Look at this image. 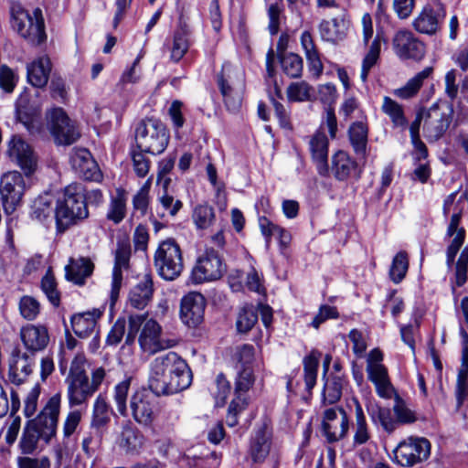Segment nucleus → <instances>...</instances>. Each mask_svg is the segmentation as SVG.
Returning <instances> with one entry per match:
<instances>
[{
  "label": "nucleus",
  "instance_id": "nucleus-18",
  "mask_svg": "<svg viewBox=\"0 0 468 468\" xmlns=\"http://www.w3.org/2000/svg\"><path fill=\"white\" fill-rule=\"evenodd\" d=\"M35 365V355L14 348L8 360V378L16 385L23 383L32 373Z\"/></svg>",
  "mask_w": 468,
  "mask_h": 468
},
{
  "label": "nucleus",
  "instance_id": "nucleus-58",
  "mask_svg": "<svg viewBox=\"0 0 468 468\" xmlns=\"http://www.w3.org/2000/svg\"><path fill=\"white\" fill-rule=\"evenodd\" d=\"M216 390L212 394L216 399L217 406H223L230 392V384L223 374H218L215 381Z\"/></svg>",
  "mask_w": 468,
  "mask_h": 468
},
{
  "label": "nucleus",
  "instance_id": "nucleus-27",
  "mask_svg": "<svg viewBox=\"0 0 468 468\" xmlns=\"http://www.w3.org/2000/svg\"><path fill=\"white\" fill-rule=\"evenodd\" d=\"M348 140L354 153L366 161L367 156L368 126L364 122H355L348 128Z\"/></svg>",
  "mask_w": 468,
  "mask_h": 468
},
{
  "label": "nucleus",
  "instance_id": "nucleus-32",
  "mask_svg": "<svg viewBox=\"0 0 468 468\" xmlns=\"http://www.w3.org/2000/svg\"><path fill=\"white\" fill-rule=\"evenodd\" d=\"M271 449V437L265 428L259 429L251 438L250 453L254 463H261Z\"/></svg>",
  "mask_w": 468,
  "mask_h": 468
},
{
  "label": "nucleus",
  "instance_id": "nucleus-21",
  "mask_svg": "<svg viewBox=\"0 0 468 468\" xmlns=\"http://www.w3.org/2000/svg\"><path fill=\"white\" fill-rule=\"evenodd\" d=\"M131 257V247L127 242H119L115 251L112 270L110 300L112 306L117 302L122 284V271L128 270Z\"/></svg>",
  "mask_w": 468,
  "mask_h": 468
},
{
  "label": "nucleus",
  "instance_id": "nucleus-16",
  "mask_svg": "<svg viewBox=\"0 0 468 468\" xmlns=\"http://www.w3.org/2000/svg\"><path fill=\"white\" fill-rule=\"evenodd\" d=\"M147 315L145 314V317ZM162 327L154 319H145L140 328L138 343L141 350L148 355H154L163 349L172 347L171 341L161 339Z\"/></svg>",
  "mask_w": 468,
  "mask_h": 468
},
{
  "label": "nucleus",
  "instance_id": "nucleus-19",
  "mask_svg": "<svg viewBox=\"0 0 468 468\" xmlns=\"http://www.w3.org/2000/svg\"><path fill=\"white\" fill-rule=\"evenodd\" d=\"M308 149L318 174L327 176L330 170L328 165L329 141L323 131L317 130L308 137Z\"/></svg>",
  "mask_w": 468,
  "mask_h": 468
},
{
  "label": "nucleus",
  "instance_id": "nucleus-9",
  "mask_svg": "<svg viewBox=\"0 0 468 468\" xmlns=\"http://www.w3.org/2000/svg\"><path fill=\"white\" fill-rule=\"evenodd\" d=\"M48 128L55 143L61 145H69L75 143L80 133L75 123L69 118L61 108H54L47 113Z\"/></svg>",
  "mask_w": 468,
  "mask_h": 468
},
{
  "label": "nucleus",
  "instance_id": "nucleus-11",
  "mask_svg": "<svg viewBox=\"0 0 468 468\" xmlns=\"http://www.w3.org/2000/svg\"><path fill=\"white\" fill-rule=\"evenodd\" d=\"M61 396L57 393L47 402L35 420H29L31 425L40 433L42 441L48 443L55 437L60 412Z\"/></svg>",
  "mask_w": 468,
  "mask_h": 468
},
{
  "label": "nucleus",
  "instance_id": "nucleus-55",
  "mask_svg": "<svg viewBox=\"0 0 468 468\" xmlns=\"http://www.w3.org/2000/svg\"><path fill=\"white\" fill-rule=\"evenodd\" d=\"M254 375L251 367H245L238 372L235 381V394L246 396V393L254 384Z\"/></svg>",
  "mask_w": 468,
  "mask_h": 468
},
{
  "label": "nucleus",
  "instance_id": "nucleus-17",
  "mask_svg": "<svg viewBox=\"0 0 468 468\" xmlns=\"http://www.w3.org/2000/svg\"><path fill=\"white\" fill-rule=\"evenodd\" d=\"M349 428L346 412L342 408H330L324 410L322 429L329 442H335L346 437Z\"/></svg>",
  "mask_w": 468,
  "mask_h": 468
},
{
  "label": "nucleus",
  "instance_id": "nucleus-8",
  "mask_svg": "<svg viewBox=\"0 0 468 468\" xmlns=\"http://www.w3.org/2000/svg\"><path fill=\"white\" fill-rule=\"evenodd\" d=\"M446 10L441 3L424 5L413 18L412 28L421 35H437L444 23Z\"/></svg>",
  "mask_w": 468,
  "mask_h": 468
},
{
  "label": "nucleus",
  "instance_id": "nucleus-49",
  "mask_svg": "<svg viewBox=\"0 0 468 468\" xmlns=\"http://www.w3.org/2000/svg\"><path fill=\"white\" fill-rule=\"evenodd\" d=\"M41 290L52 305L58 307L60 303V293L58 290V284L55 276L50 269L41 280Z\"/></svg>",
  "mask_w": 468,
  "mask_h": 468
},
{
  "label": "nucleus",
  "instance_id": "nucleus-20",
  "mask_svg": "<svg viewBox=\"0 0 468 468\" xmlns=\"http://www.w3.org/2000/svg\"><path fill=\"white\" fill-rule=\"evenodd\" d=\"M206 300L199 292H189L181 300L180 318L182 322L190 326L198 325L204 317Z\"/></svg>",
  "mask_w": 468,
  "mask_h": 468
},
{
  "label": "nucleus",
  "instance_id": "nucleus-46",
  "mask_svg": "<svg viewBox=\"0 0 468 468\" xmlns=\"http://www.w3.org/2000/svg\"><path fill=\"white\" fill-rule=\"evenodd\" d=\"M258 321V311L253 305H245L239 312L236 326L239 333H248Z\"/></svg>",
  "mask_w": 468,
  "mask_h": 468
},
{
  "label": "nucleus",
  "instance_id": "nucleus-57",
  "mask_svg": "<svg viewBox=\"0 0 468 468\" xmlns=\"http://www.w3.org/2000/svg\"><path fill=\"white\" fill-rule=\"evenodd\" d=\"M19 311L25 319L33 321L39 314L40 304L34 297L25 295L19 301Z\"/></svg>",
  "mask_w": 468,
  "mask_h": 468
},
{
  "label": "nucleus",
  "instance_id": "nucleus-60",
  "mask_svg": "<svg viewBox=\"0 0 468 468\" xmlns=\"http://www.w3.org/2000/svg\"><path fill=\"white\" fill-rule=\"evenodd\" d=\"M103 431L97 429H90V431L84 436L82 440V450L86 454L91 455L95 452L96 449L99 447Z\"/></svg>",
  "mask_w": 468,
  "mask_h": 468
},
{
  "label": "nucleus",
  "instance_id": "nucleus-38",
  "mask_svg": "<svg viewBox=\"0 0 468 468\" xmlns=\"http://www.w3.org/2000/svg\"><path fill=\"white\" fill-rule=\"evenodd\" d=\"M144 435L134 427L126 425L122 428L119 444L126 452H135L144 445Z\"/></svg>",
  "mask_w": 468,
  "mask_h": 468
},
{
  "label": "nucleus",
  "instance_id": "nucleus-36",
  "mask_svg": "<svg viewBox=\"0 0 468 468\" xmlns=\"http://www.w3.org/2000/svg\"><path fill=\"white\" fill-rule=\"evenodd\" d=\"M371 439L366 416L361 405L356 402V422L354 425L353 446L357 447L366 444Z\"/></svg>",
  "mask_w": 468,
  "mask_h": 468
},
{
  "label": "nucleus",
  "instance_id": "nucleus-1",
  "mask_svg": "<svg viewBox=\"0 0 468 468\" xmlns=\"http://www.w3.org/2000/svg\"><path fill=\"white\" fill-rule=\"evenodd\" d=\"M191 382L188 365L175 352L159 356L151 363L149 386L157 396L178 393L187 388Z\"/></svg>",
  "mask_w": 468,
  "mask_h": 468
},
{
  "label": "nucleus",
  "instance_id": "nucleus-10",
  "mask_svg": "<svg viewBox=\"0 0 468 468\" xmlns=\"http://www.w3.org/2000/svg\"><path fill=\"white\" fill-rule=\"evenodd\" d=\"M25 188V180L19 172L10 171L2 176L0 195L5 213L12 214L20 205Z\"/></svg>",
  "mask_w": 468,
  "mask_h": 468
},
{
  "label": "nucleus",
  "instance_id": "nucleus-50",
  "mask_svg": "<svg viewBox=\"0 0 468 468\" xmlns=\"http://www.w3.org/2000/svg\"><path fill=\"white\" fill-rule=\"evenodd\" d=\"M409 269V259L405 251H399L393 258L389 277L394 283H399L406 276Z\"/></svg>",
  "mask_w": 468,
  "mask_h": 468
},
{
  "label": "nucleus",
  "instance_id": "nucleus-28",
  "mask_svg": "<svg viewBox=\"0 0 468 468\" xmlns=\"http://www.w3.org/2000/svg\"><path fill=\"white\" fill-rule=\"evenodd\" d=\"M51 71L50 59L47 56L34 59L27 66L28 82L37 88H43L47 85Z\"/></svg>",
  "mask_w": 468,
  "mask_h": 468
},
{
  "label": "nucleus",
  "instance_id": "nucleus-61",
  "mask_svg": "<svg viewBox=\"0 0 468 468\" xmlns=\"http://www.w3.org/2000/svg\"><path fill=\"white\" fill-rule=\"evenodd\" d=\"M468 248L462 250L455 265V284L463 286L467 282Z\"/></svg>",
  "mask_w": 468,
  "mask_h": 468
},
{
  "label": "nucleus",
  "instance_id": "nucleus-12",
  "mask_svg": "<svg viewBox=\"0 0 468 468\" xmlns=\"http://www.w3.org/2000/svg\"><path fill=\"white\" fill-rule=\"evenodd\" d=\"M391 44L394 53L401 60L420 61L425 55V44L406 28L395 32Z\"/></svg>",
  "mask_w": 468,
  "mask_h": 468
},
{
  "label": "nucleus",
  "instance_id": "nucleus-15",
  "mask_svg": "<svg viewBox=\"0 0 468 468\" xmlns=\"http://www.w3.org/2000/svg\"><path fill=\"white\" fill-rule=\"evenodd\" d=\"M7 155L27 176L37 169V154L32 147L19 135H13L8 142Z\"/></svg>",
  "mask_w": 468,
  "mask_h": 468
},
{
  "label": "nucleus",
  "instance_id": "nucleus-41",
  "mask_svg": "<svg viewBox=\"0 0 468 468\" xmlns=\"http://www.w3.org/2000/svg\"><path fill=\"white\" fill-rule=\"evenodd\" d=\"M126 193L123 189H117L116 195L112 197L107 218L115 224L120 223L126 215Z\"/></svg>",
  "mask_w": 468,
  "mask_h": 468
},
{
  "label": "nucleus",
  "instance_id": "nucleus-64",
  "mask_svg": "<svg viewBox=\"0 0 468 468\" xmlns=\"http://www.w3.org/2000/svg\"><path fill=\"white\" fill-rule=\"evenodd\" d=\"M50 460L47 456L41 457H18L17 467L18 468H50Z\"/></svg>",
  "mask_w": 468,
  "mask_h": 468
},
{
  "label": "nucleus",
  "instance_id": "nucleus-5",
  "mask_svg": "<svg viewBox=\"0 0 468 468\" xmlns=\"http://www.w3.org/2000/svg\"><path fill=\"white\" fill-rule=\"evenodd\" d=\"M11 16L12 27L27 42L40 45L46 40L45 22L39 7L34 8L30 14L19 5L14 6Z\"/></svg>",
  "mask_w": 468,
  "mask_h": 468
},
{
  "label": "nucleus",
  "instance_id": "nucleus-53",
  "mask_svg": "<svg viewBox=\"0 0 468 468\" xmlns=\"http://www.w3.org/2000/svg\"><path fill=\"white\" fill-rule=\"evenodd\" d=\"M393 412L398 426L399 424H411L417 420L415 412L399 396L395 398Z\"/></svg>",
  "mask_w": 468,
  "mask_h": 468
},
{
  "label": "nucleus",
  "instance_id": "nucleus-47",
  "mask_svg": "<svg viewBox=\"0 0 468 468\" xmlns=\"http://www.w3.org/2000/svg\"><path fill=\"white\" fill-rule=\"evenodd\" d=\"M39 440H42V436L28 421L19 441L22 452L24 454H32L37 450Z\"/></svg>",
  "mask_w": 468,
  "mask_h": 468
},
{
  "label": "nucleus",
  "instance_id": "nucleus-23",
  "mask_svg": "<svg viewBox=\"0 0 468 468\" xmlns=\"http://www.w3.org/2000/svg\"><path fill=\"white\" fill-rule=\"evenodd\" d=\"M423 131L429 142L438 141L450 125V120L437 105H432L423 112Z\"/></svg>",
  "mask_w": 468,
  "mask_h": 468
},
{
  "label": "nucleus",
  "instance_id": "nucleus-43",
  "mask_svg": "<svg viewBox=\"0 0 468 468\" xmlns=\"http://www.w3.org/2000/svg\"><path fill=\"white\" fill-rule=\"evenodd\" d=\"M382 112L389 116L395 126L405 128L408 122L403 112V108L397 101L386 96L383 99Z\"/></svg>",
  "mask_w": 468,
  "mask_h": 468
},
{
  "label": "nucleus",
  "instance_id": "nucleus-56",
  "mask_svg": "<svg viewBox=\"0 0 468 468\" xmlns=\"http://www.w3.org/2000/svg\"><path fill=\"white\" fill-rule=\"evenodd\" d=\"M32 216L39 221L48 218L52 211V197L48 195L38 197L32 207Z\"/></svg>",
  "mask_w": 468,
  "mask_h": 468
},
{
  "label": "nucleus",
  "instance_id": "nucleus-40",
  "mask_svg": "<svg viewBox=\"0 0 468 468\" xmlns=\"http://www.w3.org/2000/svg\"><path fill=\"white\" fill-rule=\"evenodd\" d=\"M369 416L373 423L379 424L388 433H392L398 428L396 419L388 408L377 405L369 410Z\"/></svg>",
  "mask_w": 468,
  "mask_h": 468
},
{
  "label": "nucleus",
  "instance_id": "nucleus-42",
  "mask_svg": "<svg viewBox=\"0 0 468 468\" xmlns=\"http://www.w3.org/2000/svg\"><path fill=\"white\" fill-rule=\"evenodd\" d=\"M192 219L198 229H207L216 219L215 210L207 204H199L193 210Z\"/></svg>",
  "mask_w": 468,
  "mask_h": 468
},
{
  "label": "nucleus",
  "instance_id": "nucleus-39",
  "mask_svg": "<svg viewBox=\"0 0 468 468\" xmlns=\"http://www.w3.org/2000/svg\"><path fill=\"white\" fill-rule=\"evenodd\" d=\"M189 32L186 25H181L175 32L170 58L173 61L178 62L189 48Z\"/></svg>",
  "mask_w": 468,
  "mask_h": 468
},
{
  "label": "nucleus",
  "instance_id": "nucleus-52",
  "mask_svg": "<svg viewBox=\"0 0 468 468\" xmlns=\"http://www.w3.org/2000/svg\"><path fill=\"white\" fill-rule=\"evenodd\" d=\"M343 379L340 377L328 378L323 390V400L324 403L334 404L337 402L342 395Z\"/></svg>",
  "mask_w": 468,
  "mask_h": 468
},
{
  "label": "nucleus",
  "instance_id": "nucleus-7",
  "mask_svg": "<svg viewBox=\"0 0 468 468\" xmlns=\"http://www.w3.org/2000/svg\"><path fill=\"white\" fill-rule=\"evenodd\" d=\"M431 454V442L423 437H409L400 441L394 450L398 464L411 467L426 461Z\"/></svg>",
  "mask_w": 468,
  "mask_h": 468
},
{
  "label": "nucleus",
  "instance_id": "nucleus-45",
  "mask_svg": "<svg viewBox=\"0 0 468 468\" xmlns=\"http://www.w3.org/2000/svg\"><path fill=\"white\" fill-rule=\"evenodd\" d=\"M303 363L306 389L310 391L316 383L319 355L313 351L303 358Z\"/></svg>",
  "mask_w": 468,
  "mask_h": 468
},
{
  "label": "nucleus",
  "instance_id": "nucleus-31",
  "mask_svg": "<svg viewBox=\"0 0 468 468\" xmlns=\"http://www.w3.org/2000/svg\"><path fill=\"white\" fill-rule=\"evenodd\" d=\"M368 379L374 383L379 397L388 399L391 397L392 386L388 378V369L383 364L367 365Z\"/></svg>",
  "mask_w": 468,
  "mask_h": 468
},
{
  "label": "nucleus",
  "instance_id": "nucleus-6",
  "mask_svg": "<svg viewBox=\"0 0 468 468\" xmlns=\"http://www.w3.org/2000/svg\"><path fill=\"white\" fill-rule=\"evenodd\" d=\"M157 273L165 280L173 281L182 272L184 264L179 245L173 239L162 241L154 255Z\"/></svg>",
  "mask_w": 468,
  "mask_h": 468
},
{
  "label": "nucleus",
  "instance_id": "nucleus-37",
  "mask_svg": "<svg viewBox=\"0 0 468 468\" xmlns=\"http://www.w3.org/2000/svg\"><path fill=\"white\" fill-rule=\"evenodd\" d=\"M289 101L303 102L314 99V89L304 80L292 82L286 90Z\"/></svg>",
  "mask_w": 468,
  "mask_h": 468
},
{
  "label": "nucleus",
  "instance_id": "nucleus-14",
  "mask_svg": "<svg viewBox=\"0 0 468 468\" xmlns=\"http://www.w3.org/2000/svg\"><path fill=\"white\" fill-rule=\"evenodd\" d=\"M225 271V264L218 252L207 249L192 270V280L195 283L216 281L221 278Z\"/></svg>",
  "mask_w": 468,
  "mask_h": 468
},
{
  "label": "nucleus",
  "instance_id": "nucleus-30",
  "mask_svg": "<svg viewBox=\"0 0 468 468\" xmlns=\"http://www.w3.org/2000/svg\"><path fill=\"white\" fill-rule=\"evenodd\" d=\"M94 264L89 258L71 259L65 268L66 278L77 285H83L86 279L92 274Z\"/></svg>",
  "mask_w": 468,
  "mask_h": 468
},
{
  "label": "nucleus",
  "instance_id": "nucleus-63",
  "mask_svg": "<svg viewBox=\"0 0 468 468\" xmlns=\"http://www.w3.org/2000/svg\"><path fill=\"white\" fill-rule=\"evenodd\" d=\"M255 348L253 346L244 344L236 348L235 357L241 368L250 367L254 361Z\"/></svg>",
  "mask_w": 468,
  "mask_h": 468
},
{
  "label": "nucleus",
  "instance_id": "nucleus-62",
  "mask_svg": "<svg viewBox=\"0 0 468 468\" xmlns=\"http://www.w3.org/2000/svg\"><path fill=\"white\" fill-rule=\"evenodd\" d=\"M145 320V314H130L128 317V333L125 337L126 345H133L136 335Z\"/></svg>",
  "mask_w": 468,
  "mask_h": 468
},
{
  "label": "nucleus",
  "instance_id": "nucleus-26",
  "mask_svg": "<svg viewBox=\"0 0 468 468\" xmlns=\"http://www.w3.org/2000/svg\"><path fill=\"white\" fill-rule=\"evenodd\" d=\"M347 28V23L343 16L323 19L318 26L322 39L331 43L342 41L346 36Z\"/></svg>",
  "mask_w": 468,
  "mask_h": 468
},
{
  "label": "nucleus",
  "instance_id": "nucleus-25",
  "mask_svg": "<svg viewBox=\"0 0 468 468\" xmlns=\"http://www.w3.org/2000/svg\"><path fill=\"white\" fill-rule=\"evenodd\" d=\"M20 337L25 347L33 355L46 348L49 341L48 329L44 325L25 326L20 331Z\"/></svg>",
  "mask_w": 468,
  "mask_h": 468
},
{
  "label": "nucleus",
  "instance_id": "nucleus-34",
  "mask_svg": "<svg viewBox=\"0 0 468 468\" xmlns=\"http://www.w3.org/2000/svg\"><path fill=\"white\" fill-rule=\"evenodd\" d=\"M111 414L112 410L105 398L99 395L93 403L90 429L105 431L111 420Z\"/></svg>",
  "mask_w": 468,
  "mask_h": 468
},
{
  "label": "nucleus",
  "instance_id": "nucleus-44",
  "mask_svg": "<svg viewBox=\"0 0 468 468\" xmlns=\"http://www.w3.org/2000/svg\"><path fill=\"white\" fill-rule=\"evenodd\" d=\"M381 49V41L380 37L377 36L375 39L372 41L369 49L365 56L362 62V69L360 73V79L363 82H366L368 77V73L372 67L377 63Z\"/></svg>",
  "mask_w": 468,
  "mask_h": 468
},
{
  "label": "nucleus",
  "instance_id": "nucleus-3",
  "mask_svg": "<svg viewBox=\"0 0 468 468\" xmlns=\"http://www.w3.org/2000/svg\"><path fill=\"white\" fill-rule=\"evenodd\" d=\"M89 217L85 202V188L81 184L73 183L64 188L57 200L55 219L58 232H64Z\"/></svg>",
  "mask_w": 468,
  "mask_h": 468
},
{
  "label": "nucleus",
  "instance_id": "nucleus-13",
  "mask_svg": "<svg viewBox=\"0 0 468 468\" xmlns=\"http://www.w3.org/2000/svg\"><path fill=\"white\" fill-rule=\"evenodd\" d=\"M152 390L141 388L130 399V410L133 420L140 425L149 427L157 414V402Z\"/></svg>",
  "mask_w": 468,
  "mask_h": 468
},
{
  "label": "nucleus",
  "instance_id": "nucleus-35",
  "mask_svg": "<svg viewBox=\"0 0 468 468\" xmlns=\"http://www.w3.org/2000/svg\"><path fill=\"white\" fill-rule=\"evenodd\" d=\"M96 319L97 317L94 312L74 314L70 320L73 332L81 338L91 335L94 333L97 324Z\"/></svg>",
  "mask_w": 468,
  "mask_h": 468
},
{
  "label": "nucleus",
  "instance_id": "nucleus-59",
  "mask_svg": "<svg viewBox=\"0 0 468 468\" xmlns=\"http://www.w3.org/2000/svg\"><path fill=\"white\" fill-rule=\"evenodd\" d=\"M150 187L151 180L148 179L133 198V208L140 211L142 215H145L148 208Z\"/></svg>",
  "mask_w": 468,
  "mask_h": 468
},
{
  "label": "nucleus",
  "instance_id": "nucleus-33",
  "mask_svg": "<svg viewBox=\"0 0 468 468\" xmlns=\"http://www.w3.org/2000/svg\"><path fill=\"white\" fill-rule=\"evenodd\" d=\"M432 73L433 68L426 67L421 71L418 72L414 77L410 79L403 87L395 90L394 94L397 97L404 100L412 98L419 92L420 89L423 85L424 80L429 79Z\"/></svg>",
  "mask_w": 468,
  "mask_h": 468
},
{
  "label": "nucleus",
  "instance_id": "nucleus-48",
  "mask_svg": "<svg viewBox=\"0 0 468 468\" xmlns=\"http://www.w3.org/2000/svg\"><path fill=\"white\" fill-rule=\"evenodd\" d=\"M218 84L228 110L231 112L238 111L241 105L240 95L233 90L222 74L218 78Z\"/></svg>",
  "mask_w": 468,
  "mask_h": 468
},
{
  "label": "nucleus",
  "instance_id": "nucleus-51",
  "mask_svg": "<svg viewBox=\"0 0 468 468\" xmlns=\"http://www.w3.org/2000/svg\"><path fill=\"white\" fill-rule=\"evenodd\" d=\"M281 66L283 72L290 78H299L303 72V59L294 53H287L281 58Z\"/></svg>",
  "mask_w": 468,
  "mask_h": 468
},
{
  "label": "nucleus",
  "instance_id": "nucleus-54",
  "mask_svg": "<svg viewBox=\"0 0 468 468\" xmlns=\"http://www.w3.org/2000/svg\"><path fill=\"white\" fill-rule=\"evenodd\" d=\"M130 385L131 378H126L114 387L113 399L119 413L122 416L127 414V396Z\"/></svg>",
  "mask_w": 468,
  "mask_h": 468
},
{
  "label": "nucleus",
  "instance_id": "nucleus-4",
  "mask_svg": "<svg viewBox=\"0 0 468 468\" xmlns=\"http://www.w3.org/2000/svg\"><path fill=\"white\" fill-rule=\"evenodd\" d=\"M169 133L165 125L155 118L141 120L135 128V143L141 152L160 154L167 147Z\"/></svg>",
  "mask_w": 468,
  "mask_h": 468
},
{
  "label": "nucleus",
  "instance_id": "nucleus-24",
  "mask_svg": "<svg viewBox=\"0 0 468 468\" xmlns=\"http://www.w3.org/2000/svg\"><path fill=\"white\" fill-rule=\"evenodd\" d=\"M153 277L150 273L144 275L143 279L129 292L128 305L137 309H144L152 301L154 295Z\"/></svg>",
  "mask_w": 468,
  "mask_h": 468
},
{
  "label": "nucleus",
  "instance_id": "nucleus-22",
  "mask_svg": "<svg viewBox=\"0 0 468 468\" xmlns=\"http://www.w3.org/2000/svg\"><path fill=\"white\" fill-rule=\"evenodd\" d=\"M70 164L75 172L85 180L100 181L102 177L96 161L86 148L74 149L70 155Z\"/></svg>",
  "mask_w": 468,
  "mask_h": 468
},
{
  "label": "nucleus",
  "instance_id": "nucleus-2",
  "mask_svg": "<svg viewBox=\"0 0 468 468\" xmlns=\"http://www.w3.org/2000/svg\"><path fill=\"white\" fill-rule=\"evenodd\" d=\"M87 358L78 354L73 358L65 378L67 399L69 407L87 405L105 379L106 371L102 367L94 368L90 379L86 372Z\"/></svg>",
  "mask_w": 468,
  "mask_h": 468
},
{
  "label": "nucleus",
  "instance_id": "nucleus-29",
  "mask_svg": "<svg viewBox=\"0 0 468 468\" xmlns=\"http://www.w3.org/2000/svg\"><path fill=\"white\" fill-rule=\"evenodd\" d=\"M356 168V161L346 151L338 150L331 157V171L339 181L346 180Z\"/></svg>",
  "mask_w": 468,
  "mask_h": 468
}]
</instances>
